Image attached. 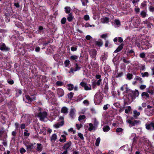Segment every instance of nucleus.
I'll return each mask as SVG.
<instances>
[{
	"instance_id": "obj_1",
	"label": "nucleus",
	"mask_w": 154,
	"mask_h": 154,
	"mask_svg": "<svg viewBox=\"0 0 154 154\" xmlns=\"http://www.w3.org/2000/svg\"><path fill=\"white\" fill-rule=\"evenodd\" d=\"M38 111V113L37 114V116L39 118L40 120L43 121L44 119L46 117L47 115V113L42 110V108L37 107H35Z\"/></svg>"
},
{
	"instance_id": "obj_2",
	"label": "nucleus",
	"mask_w": 154,
	"mask_h": 154,
	"mask_svg": "<svg viewBox=\"0 0 154 154\" xmlns=\"http://www.w3.org/2000/svg\"><path fill=\"white\" fill-rule=\"evenodd\" d=\"M103 98V97L101 94L100 93L97 94L94 97V101L97 104H99L101 102Z\"/></svg>"
},
{
	"instance_id": "obj_3",
	"label": "nucleus",
	"mask_w": 154,
	"mask_h": 154,
	"mask_svg": "<svg viewBox=\"0 0 154 154\" xmlns=\"http://www.w3.org/2000/svg\"><path fill=\"white\" fill-rule=\"evenodd\" d=\"M132 22L134 25V27H136L138 26L140 21L138 18L134 17L132 19Z\"/></svg>"
},
{
	"instance_id": "obj_4",
	"label": "nucleus",
	"mask_w": 154,
	"mask_h": 154,
	"mask_svg": "<svg viewBox=\"0 0 154 154\" xmlns=\"http://www.w3.org/2000/svg\"><path fill=\"white\" fill-rule=\"evenodd\" d=\"M129 94L132 99H133L138 97L139 93L138 91L137 90L135 91H130Z\"/></svg>"
},
{
	"instance_id": "obj_5",
	"label": "nucleus",
	"mask_w": 154,
	"mask_h": 154,
	"mask_svg": "<svg viewBox=\"0 0 154 154\" xmlns=\"http://www.w3.org/2000/svg\"><path fill=\"white\" fill-rule=\"evenodd\" d=\"M0 50L3 51H8L10 48L6 46L5 43L2 42L0 44Z\"/></svg>"
},
{
	"instance_id": "obj_6",
	"label": "nucleus",
	"mask_w": 154,
	"mask_h": 154,
	"mask_svg": "<svg viewBox=\"0 0 154 154\" xmlns=\"http://www.w3.org/2000/svg\"><path fill=\"white\" fill-rule=\"evenodd\" d=\"M23 100L25 101V102L29 103L31 102L32 101L35 100V98H31L29 95H26L25 97L23 98Z\"/></svg>"
},
{
	"instance_id": "obj_7",
	"label": "nucleus",
	"mask_w": 154,
	"mask_h": 154,
	"mask_svg": "<svg viewBox=\"0 0 154 154\" xmlns=\"http://www.w3.org/2000/svg\"><path fill=\"white\" fill-rule=\"evenodd\" d=\"M102 81V79H98V80H96L92 82V86L95 88L96 87V85L100 86L101 84Z\"/></svg>"
},
{
	"instance_id": "obj_8",
	"label": "nucleus",
	"mask_w": 154,
	"mask_h": 154,
	"mask_svg": "<svg viewBox=\"0 0 154 154\" xmlns=\"http://www.w3.org/2000/svg\"><path fill=\"white\" fill-rule=\"evenodd\" d=\"M76 110L74 108H71L70 109L69 116L72 119H73L74 118L75 116V112Z\"/></svg>"
},
{
	"instance_id": "obj_9",
	"label": "nucleus",
	"mask_w": 154,
	"mask_h": 154,
	"mask_svg": "<svg viewBox=\"0 0 154 154\" xmlns=\"http://www.w3.org/2000/svg\"><path fill=\"white\" fill-rule=\"evenodd\" d=\"M97 51L95 49H92L91 50L90 52V55L91 57L93 58L96 59V57L97 54Z\"/></svg>"
},
{
	"instance_id": "obj_10",
	"label": "nucleus",
	"mask_w": 154,
	"mask_h": 154,
	"mask_svg": "<svg viewBox=\"0 0 154 154\" xmlns=\"http://www.w3.org/2000/svg\"><path fill=\"white\" fill-rule=\"evenodd\" d=\"M72 144V143L71 141H68L64 145L63 147V148L64 149H68L69 148Z\"/></svg>"
},
{
	"instance_id": "obj_11",
	"label": "nucleus",
	"mask_w": 154,
	"mask_h": 154,
	"mask_svg": "<svg viewBox=\"0 0 154 154\" xmlns=\"http://www.w3.org/2000/svg\"><path fill=\"white\" fill-rule=\"evenodd\" d=\"M57 136L55 134H53L50 137V140L51 142L53 143L57 140Z\"/></svg>"
},
{
	"instance_id": "obj_12",
	"label": "nucleus",
	"mask_w": 154,
	"mask_h": 154,
	"mask_svg": "<svg viewBox=\"0 0 154 154\" xmlns=\"http://www.w3.org/2000/svg\"><path fill=\"white\" fill-rule=\"evenodd\" d=\"M152 123L150 122L146 123L145 125L146 128L147 130H152Z\"/></svg>"
},
{
	"instance_id": "obj_13",
	"label": "nucleus",
	"mask_w": 154,
	"mask_h": 154,
	"mask_svg": "<svg viewBox=\"0 0 154 154\" xmlns=\"http://www.w3.org/2000/svg\"><path fill=\"white\" fill-rule=\"evenodd\" d=\"M57 91L59 97H62L64 94V91L61 88L58 89Z\"/></svg>"
},
{
	"instance_id": "obj_14",
	"label": "nucleus",
	"mask_w": 154,
	"mask_h": 154,
	"mask_svg": "<svg viewBox=\"0 0 154 154\" xmlns=\"http://www.w3.org/2000/svg\"><path fill=\"white\" fill-rule=\"evenodd\" d=\"M154 111V109L152 110L149 109H146V114L149 116H151L153 115Z\"/></svg>"
},
{
	"instance_id": "obj_15",
	"label": "nucleus",
	"mask_w": 154,
	"mask_h": 154,
	"mask_svg": "<svg viewBox=\"0 0 154 154\" xmlns=\"http://www.w3.org/2000/svg\"><path fill=\"white\" fill-rule=\"evenodd\" d=\"M59 141L62 143H64L66 141V137L65 135H62L61 137L59 139Z\"/></svg>"
},
{
	"instance_id": "obj_16",
	"label": "nucleus",
	"mask_w": 154,
	"mask_h": 154,
	"mask_svg": "<svg viewBox=\"0 0 154 154\" xmlns=\"http://www.w3.org/2000/svg\"><path fill=\"white\" fill-rule=\"evenodd\" d=\"M140 122V121L139 120H135L134 121H132V122L131 124V125H129V127H131L133 126H135L138 124H139Z\"/></svg>"
},
{
	"instance_id": "obj_17",
	"label": "nucleus",
	"mask_w": 154,
	"mask_h": 154,
	"mask_svg": "<svg viewBox=\"0 0 154 154\" xmlns=\"http://www.w3.org/2000/svg\"><path fill=\"white\" fill-rule=\"evenodd\" d=\"M133 116L135 118H137L140 115V112H137L136 110H134L133 111Z\"/></svg>"
},
{
	"instance_id": "obj_18",
	"label": "nucleus",
	"mask_w": 154,
	"mask_h": 154,
	"mask_svg": "<svg viewBox=\"0 0 154 154\" xmlns=\"http://www.w3.org/2000/svg\"><path fill=\"white\" fill-rule=\"evenodd\" d=\"M123 45H124L123 44H122L121 45H120L114 51V53H117L121 50L123 48Z\"/></svg>"
},
{
	"instance_id": "obj_19",
	"label": "nucleus",
	"mask_w": 154,
	"mask_h": 154,
	"mask_svg": "<svg viewBox=\"0 0 154 154\" xmlns=\"http://www.w3.org/2000/svg\"><path fill=\"white\" fill-rule=\"evenodd\" d=\"M61 111L62 113L66 114L68 113V109L66 107H63L62 108Z\"/></svg>"
},
{
	"instance_id": "obj_20",
	"label": "nucleus",
	"mask_w": 154,
	"mask_h": 154,
	"mask_svg": "<svg viewBox=\"0 0 154 154\" xmlns=\"http://www.w3.org/2000/svg\"><path fill=\"white\" fill-rule=\"evenodd\" d=\"M89 127L88 128V130L90 131L93 130H95L97 128L94 125H93V124L91 123H89Z\"/></svg>"
},
{
	"instance_id": "obj_21",
	"label": "nucleus",
	"mask_w": 154,
	"mask_h": 154,
	"mask_svg": "<svg viewBox=\"0 0 154 154\" xmlns=\"http://www.w3.org/2000/svg\"><path fill=\"white\" fill-rule=\"evenodd\" d=\"M109 21V19L107 17H104L101 19V22L103 23H107Z\"/></svg>"
},
{
	"instance_id": "obj_22",
	"label": "nucleus",
	"mask_w": 154,
	"mask_h": 154,
	"mask_svg": "<svg viewBox=\"0 0 154 154\" xmlns=\"http://www.w3.org/2000/svg\"><path fill=\"white\" fill-rule=\"evenodd\" d=\"M24 144L26 145L27 149H31L32 148L33 145L32 144L27 143H25Z\"/></svg>"
},
{
	"instance_id": "obj_23",
	"label": "nucleus",
	"mask_w": 154,
	"mask_h": 154,
	"mask_svg": "<svg viewBox=\"0 0 154 154\" xmlns=\"http://www.w3.org/2000/svg\"><path fill=\"white\" fill-rule=\"evenodd\" d=\"M64 124L63 121H62L61 122L58 123L57 124H56L54 125V126L56 128H58L60 127V126H62Z\"/></svg>"
},
{
	"instance_id": "obj_24",
	"label": "nucleus",
	"mask_w": 154,
	"mask_h": 154,
	"mask_svg": "<svg viewBox=\"0 0 154 154\" xmlns=\"http://www.w3.org/2000/svg\"><path fill=\"white\" fill-rule=\"evenodd\" d=\"M73 18V17L72 16V14L70 13L68 14V16L67 19L68 21L71 22Z\"/></svg>"
},
{
	"instance_id": "obj_25",
	"label": "nucleus",
	"mask_w": 154,
	"mask_h": 154,
	"mask_svg": "<svg viewBox=\"0 0 154 154\" xmlns=\"http://www.w3.org/2000/svg\"><path fill=\"white\" fill-rule=\"evenodd\" d=\"M37 147L36 148V150L37 151H41L42 150V144L40 143H37Z\"/></svg>"
},
{
	"instance_id": "obj_26",
	"label": "nucleus",
	"mask_w": 154,
	"mask_h": 154,
	"mask_svg": "<svg viewBox=\"0 0 154 154\" xmlns=\"http://www.w3.org/2000/svg\"><path fill=\"white\" fill-rule=\"evenodd\" d=\"M110 127L108 125H106L103 126V129L104 132H107L109 130Z\"/></svg>"
},
{
	"instance_id": "obj_27",
	"label": "nucleus",
	"mask_w": 154,
	"mask_h": 154,
	"mask_svg": "<svg viewBox=\"0 0 154 154\" xmlns=\"http://www.w3.org/2000/svg\"><path fill=\"white\" fill-rule=\"evenodd\" d=\"M78 57L76 55H72L70 57V59L71 61H73L75 60V61H76V60L78 59Z\"/></svg>"
},
{
	"instance_id": "obj_28",
	"label": "nucleus",
	"mask_w": 154,
	"mask_h": 154,
	"mask_svg": "<svg viewBox=\"0 0 154 154\" xmlns=\"http://www.w3.org/2000/svg\"><path fill=\"white\" fill-rule=\"evenodd\" d=\"M65 11L67 14L70 13L71 11V8L69 7H66L65 8Z\"/></svg>"
},
{
	"instance_id": "obj_29",
	"label": "nucleus",
	"mask_w": 154,
	"mask_h": 154,
	"mask_svg": "<svg viewBox=\"0 0 154 154\" xmlns=\"http://www.w3.org/2000/svg\"><path fill=\"white\" fill-rule=\"evenodd\" d=\"M141 74L143 78L145 77H148L149 76V73L147 72H141Z\"/></svg>"
},
{
	"instance_id": "obj_30",
	"label": "nucleus",
	"mask_w": 154,
	"mask_h": 154,
	"mask_svg": "<svg viewBox=\"0 0 154 154\" xmlns=\"http://www.w3.org/2000/svg\"><path fill=\"white\" fill-rule=\"evenodd\" d=\"M94 42L95 45L99 46H101L103 45V42L102 41L100 42L95 41Z\"/></svg>"
},
{
	"instance_id": "obj_31",
	"label": "nucleus",
	"mask_w": 154,
	"mask_h": 154,
	"mask_svg": "<svg viewBox=\"0 0 154 154\" xmlns=\"http://www.w3.org/2000/svg\"><path fill=\"white\" fill-rule=\"evenodd\" d=\"M140 14L141 16L143 18L145 17L147 15L146 12L144 11H141Z\"/></svg>"
},
{
	"instance_id": "obj_32",
	"label": "nucleus",
	"mask_w": 154,
	"mask_h": 154,
	"mask_svg": "<svg viewBox=\"0 0 154 154\" xmlns=\"http://www.w3.org/2000/svg\"><path fill=\"white\" fill-rule=\"evenodd\" d=\"M68 89L69 91H71L73 89L74 86L72 84H69L68 85Z\"/></svg>"
},
{
	"instance_id": "obj_33",
	"label": "nucleus",
	"mask_w": 154,
	"mask_h": 154,
	"mask_svg": "<svg viewBox=\"0 0 154 154\" xmlns=\"http://www.w3.org/2000/svg\"><path fill=\"white\" fill-rule=\"evenodd\" d=\"M4 91H5V92L4 93H3L2 92H1L2 94H3L4 95L6 94L8 95L9 94L10 91V90L9 89H4Z\"/></svg>"
},
{
	"instance_id": "obj_34",
	"label": "nucleus",
	"mask_w": 154,
	"mask_h": 154,
	"mask_svg": "<svg viewBox=\"0 0 154 154\" xmlns=\"http://www.w3.org/2000/svg\"><path fill=\"white\" fill-rule=\"evenodd\" d=\"M135 79L136 80L139 81L140 82V83H142L143 82V80H142V79L138 76H136Z\"/></svg>"
},
{
	"instance_id": "obj_35",
	"label": "nucleus",
	"mask_w": 154,
	"mask_h": 154,
	"mask_svg": "<svg viewBox=\"0 0 154 154\" xmlns=\"http://www.w3.org/2000/svg\"><path fill=\"white\" fill-rule=\"evenodd\" d=\"M100 137H98L97 139L95 142V145L97 146H98L99 145L100 142Z\"/></svg>"
},
{
	"instance_id": "obj_36",
	"label": "nucleus",
	"mask_w": 154,
	"mask_h": 154,
	"mask_svg": "<svg viewBox=\"0 0 154 154\" xmlns=\"http://www.w3.org/2000/svg\"><path fill=\"white\" fill-rule=\"evenodd\" d=\"M94 125L96 128L97 127L98 125V121L96 119H94Z\"/></svg>"
},
{
	"instance_id": "obj_37",
	"label": "nucleus",
	"mask_w": 154,
	"mask_h": 154,
	"mask_svg": "<svg viewBox=\"0 0 154 154\" xmlns=\"http://www.w3.org/2000/svg\"><path fill=\"white\" fill-rule=\"evenodd\" d=\"M127 78L129 80L131 79L132 78L133 75L131 74L128 73L127 75Z\"/></svg>"
},
{
	"instance_id": "obj_38",
	"label": "nucleus",
	"mask_w": 154,
	"mask_h": 154,
	"mask_svg": "<svg viewBox=\"0 0 154 154\" xmlns=\"http://www.w3.org/2000/svg\"><path fill=\"white\" fill-rule=\"evenodd\" d=\"M70 63V61L68 60H66L64 62V64L65 66L66 67L68 66Z\"/></svg>"
},
{
	"instance_id": "obj_39",
	"label": "nucleus",
	"mask_w": 154,
	"mask_h": 154,
	"mask_svg": "<svg viewBox=\"0 0 154 154\" xmlns=\"http://www.w3.org/2000/svg\"><path fill=\"white\" fill-rule=\"evenodd\" d=\"M73 95L74 93L72 92H71L68 94V97L69 99H71L72 98Z\"/></svg>"
},
{
	"instance_id": "obj_40",
	"label": "nucleus",
	"mask_w": 154,
	"mask_h": 154,
	"mask_svg": "<svg viewBox=\"0 0 154 154\" xmlns=\"http://www.w3.org/2000/svg\"><path fill=\"white\" fill-rule=\"evenodd\" d=\"M78 136L82 140H84V138L83 137V135L81 133H79L78 134Z\"/></svg>"
},
{
	"instance_id": "obj_41",
	"label": "nucleus",
	"mask_w": 154,
	"mask_h": 154,
	"mask_svg": "<svg viewBox=\"0 0 154 154\" xmlns=\"http://www.w3.org/2000/svg\"><path fill=\"white\" fill-rule=\"evenodd\" d=\"M85 116L84 115H80L79 117L78 120L79 121H80L81 120L85 119Z\"/></svg>"
},
{
	"instance_id": "obj_42",
	"label": "nucleus",
	"mask_w": 154,
	"mask_h": 154,
	"mask_svg": "<svg viewBox=\"0 0 154 154\" xmlns=\"http://www.w3.org/2000/svg\"><path fill=\"white\" fill-rule=\"evenodd\" d=\"M141 96L142 97L145 96L146 97H149V94L146 92H145L142 93Z\"/></svg>"
},
{
	"instance_id": "obj_43",
	"label": "nucleus",
	"mask_w": 154,
	"mask_h": 154,
	"mask_svg": "<svg viewBox=\"0 0 154 154\" xmlns=\"http://www.w3.org/2000/svg\"><path fill=\"white\" fill-rule=\"evenodd\" d=\"M66 21V18L65 17H63L62 19L61 20V23L62 24H65Z\"/></svg>"
},
{
	"instance_id": "obj_44",
	"label": "nucleus",
	"mask_w": 154,
	"mask_h": 154,
	"mask_svg": "<svg viewBox=\"0 0 154 154\" xmlns=\"http://www.w3.org/2000/svg\"><path fill=\"white\" fill-rule=\"evenodd\" d=\"M84 88L86 90H90L91 89V86L90 85L89 86H88L87 84L85 85V86H84Z\"/></svg>"
},
{
	"instance_id": "obj_45",
	"label": "nucleus",
	"mask_w": 154,
	"mask_h": 154,
	"mask_svg": "<svg viewBox=\"0 0 154 154\" xmlns=\"http://www.w3.org/2000/svg\"><path fill=\"white\" fill-rule=\"evenodd\" d=\"M29 133L28 132V131L27 130H24V134L25 136H28L29 135Z\"/></svg>"
},
{
	"instance_id": "obj_46",
	"label": "nucleus",
	"mask_w": 154,
	"mask_h": 154,
	"mask_svg": "<svg viewBox=\"0 0 154 154\" xmlns=\"http://www.w3.org/2000/svg\"><path fill=\"white\" fill-rule=\"evenodd\" d=\"M127 85H124L121 87L120 89L122 91H123L125 89H127Z\"/></svg>"
},
{
	"instance_id": "obj_47",
	"label": "nucleus",
	"mask_w": 154,
	"mask_h": 154,
	"mask_svg": "<svg viewBox=\"0 0 154 154\" xmlns=\"http://www.w3.org/2000/svg\"><path fill=\"white\" fill-rule=\"evenodd\" d=\"M115 23L116 25L117 26H120V22L118 20H115Z\"/></svg>"
},
{
	"instance_id": "obj_48",
	"label": "nucleus",
	"mask_w": 154,
	"mask_h": 154,
	"mask_svg": "<svg viewBox=\"0 0 154 154\" xmlns=\"http://www.w3.org/2000/svg\"><path fill=\"white\" fill-rule=\"evenodd\" d=\"M80 68L81 67L79 66V65L77 64H76L75 65V69H74V71H76L77 70H79Z\"/></svg>"
},
{
	"instance_id": "obj_49",
	"label": "nucleus",
	"mask_w": 154,
	"mask_h": 154,
	"mask_svg": "<svg viewBox=\"0 0 154 154\" xmlns=\"http://www.w3.org/2000/svg\"><path fill=\"white\" fill-rule=\"evenodd\" d=\"M133 119V118H131L130 119H128L127 121L126 122H127L128 123L130 124V125H131L132 122V120Z\"/></svg>"
},
{
	"instance_id": "obj_50",
	"label": "nucleus",
	"mask_w": 154,
	"mask_h": 154,
	"mask_svg": "<svg viewBox=\"0 0 154 154\" xmlns=\"http://www.w3.org/2000/svg\"><path fill=\"white\" fill-rule=\"evenodd\" d=\"M20 151V153L21 154L24 153L26 151V150L23 148H21Z\"/></svg>"
},
{
	"instance_id": "obj_51",
	"label": "nucleus",
	"mask_w": 154,
	"mask_h": 154,
	"mask_svg": "<svg viewBox=\"0 0 154 154\" xmlns=\"http://www.w3.org/2000/svg\"><path fill=\"white\" fill-rule=\"evenodd\" d=\"M82 126V124H76V126L78 130H79Z\"/></svg>"
},
{
	"instance_id": "obj_52",
	"label": "nucleus",
	"mask_w": 154,
	"mask_h": 154,
	"mask_svg": "<svg viewBox=\"0 0 154 154\" xmlns=\"http://www.w3.org/2000/svg\"><path fill=\"white\" fill-rule=\"evenodd\" d=\"M139 56L140 57L142 58H143L145 57V54L144 52H143L141 53H140Z\"/></svg>"
},
{
	"instance_id": "obj_53",
	"label": "nucleus",
	"mask_w": 154,
	"mask_h": 154,
	"mask_svg": "<svg viewBox=\"0 0 154 154\" xmlns=\"http://www.w3.org/2000/svg\"><path fill=\"white\" fill-rule=\"evenodd\" d=\"M22 93V91L20 90H18L16 91V94L18 95L21 94Z\"/></svg>"
},
{
	"instance_id": "obj_54",
	"label": "nucleus",
	"mask_w": 154,
	"mask_h": 154,
	"mask_svg": "<svg viewBox=\"0 0 154 154\" xmlns=\"http://www.w3.org/2000/svg\"><path fill=\"white\" fill-rule=\"evenodd\" d=\"M56 85L58 86H61L63 85V83L60 81H57L56 83Z\"/></svg>"
},
{
	"instance_id": "obj_55",
	"label": "nucleus",
	"mask_w": 154,
	"mask_h": 154,
	"mask_svg": "<svg viewBox=\"0 0 154 154\" xmlns=\"http://www.w3.org/2000/svg\"><path fill=\"white\" fill-rule=\"evenodd\" d=\"M84 19L85 20H88L89 19V17L88 15H85L84 16Z\"/></svg>"
},
{
	"instance_id": "obj_56",
	"label": "nucleus",
	"mask_w": 154,
	"mask_h": 154,
	"mask_svg": "<svg viewBox=\"0 0 154 154\" xmlns=\"http://www.w3.org/2000/svg\"><path fill=\"white\" fill-rule=\"evenodd\" d=\"M122 60L123 62L126 63H128L130 62L129 61L126 60L125 57H123L122 58Z\"/></svg>"
},
{
	"instance_id": "obj_57",
	"label": "nucleus",
	"mask_w": 154,
	"mask_h": 154,
	"mask_svg": "<svg viewBox=\"0 0 154 154\" xmlns=\"http://www.w3.org/2000/svg\"><path fill=\"white\" fill-rule=\"evenodd\" d=\"M123 74V73L122 72H120L117 74V75L116 76V77H121Z\"/></svg>"
},
{
	"instance_id": "obj_58",
	"label": "nucleus",
	"mask_w": 154,
	"mask_h": 154,
	"mask_svg": "<svg viewBox=\"0 0 154 154\" xmlns=\"http://www.w3.org/2000/svg\"><path fill=\"white\" fill-rule=\"evenodd\" d=\"M107 36V34H103L101 35L100 37L103 38H105Z\"/></svg>"
},
{
	"instance_id": "obj_59",
	"label": "nucleus",
	"mask_w": 154,
	"mask_h": 154,
	"mask_svg": "<svg viewBox=\"0 0 154 154\" xmlns=\"http://www.w3.org/2000/svg\"><path fill=\"white\" fill-rule=\"evenodd\" d=\"M123 130V129L121 128H118L116 129V132H121Z\"/></svg>"
},
{
	"instance_id": "obj_60",
	"label": "nucleus",
	"mask_w": 154,
	"mask_h": 154,
	"mask_svg": "<svg viewBox=\"0 0 154 154\" xmlns=\"http://www.w3.org/2000/svg\"><path fill=\"white\" fill-rule=\"evenodd\" d=\"M134 10L136 13H139L140 12V8H139L135 7Z\"/></svg>"
},
{
	"instance_id": "obj_61",
	"label": "nucleus",
	"mask_w": 154,
	"mask_h": 154,
	"mask_svg": "<svg viewBox=\"0 0 154 154\" xmlns=\"http://www.w3.org/2000/svg\"><path fill=\"white\" fill-rule=\"evenodd\" d=\"M146 85H141L140 86V88L141 89L143 90V89H145L146 88Z\"/></svg>"
},
{
	"instance_id": "obj_62",
	"label": "nucleus",
	"mask_w": 154,
	"mask_h": 154,
	"mask_svg": "<svg viewBox=\"0 0 154 154\" xmlns=\"http://www.w3.org/2000/svg\"><path fill=\"white\" fill-rule=\"evenodd\" d=\"M86 84V83L83 82H82L80 83V85L84 87V86H85Z\"/></svg>"
},
{
	"instance_id": "obj_63",
	"label": "nucleus",
	"mask_w": 154,
	"mask_h": 154,
	"mask_svg": "<svg viewBox=\"0 0 154 154\" xmlns=\"http://www.w3.org/2000/svg\"><path fill=\"white\" fill-rule=\"evenodd\" d=\"M150 11L152 12L154 11V7L152 6H151L149 8Z\"/></svg>"
},
{
	"instance_id": "obj_64",
	"label": "nucleus",
	"mask_w": 154,
	"mask_h": 154,
	"mask_svg": "<svg viewBox=\"0 0 154 154\" xmlns=\"http://www.w3.org/2000/svg\"><path fill=\"white\" fill-rule=\"evenodd\" d=\"M83 103L85 104L88 105L89 104V101L87 100H84L83 102Z\"/></svg>"
}]
</instances>
